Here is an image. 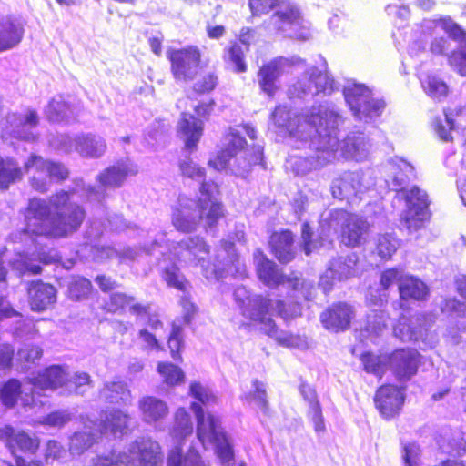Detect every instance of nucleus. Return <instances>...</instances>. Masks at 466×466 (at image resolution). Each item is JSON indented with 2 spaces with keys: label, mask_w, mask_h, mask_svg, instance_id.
Returning <instances> with one entry per match:
<instances>
[{
  "label": "nucleus",
  "mask_w": 466,
  "mask_h": 466,
  "mask_svg": "<svg viewBox=\"0 0 466 466\" xmlns=\"http://www.w3.org/2000/svg\"><path fill=\"white\" fill-rule=\"evenodd\" d=\"M76 191H61L52 196L48 202L34 198L29 201L25 214L26 228L18 234H12L14 243L25 242L26 250L19 251L16 258L10 262L12 268L20 274H38L41 267L34 261L45 264L56 261V250L46 251L44 245L33 238L37 237H66L76 232L81 226L85 211L73 201Z\"/></svg>",
  "instance_id": "nucleus-1"
},
{
  "label": "nucleus",
  "mask_w": 466,
  "mask_h": 466,
  "mask_svg": "<svg viewBox=\"0 0 466 466\" xmlns=\"http://www.w3.org/2000/svg\"><path fill=\"white\" fill-rule=\"evenodd\" d=\"M341 122L339 110L331 103L312 106L298 115L291 113L286 106H278L271 114L269 128L281 136L289 135L293 147L314 152L307 157H291L289 161L297 175H305L334 159L335 134Z\"/></svg>",
  "instance_id": "nucleus-2"
},
{
  "label": "nucleus",
  "mask_w": 466,
  "mask_h": 466,
  "mask_svg": "<svg viewBox=\"0 0 466 466\" xmlns=\"http://www.w3.org/2000/svg\"><path fill=\"white\" fill-rule=\"evenodd\" d=\"M86 242L81 252L86 249L90 250V257L93 260L103 261L107 258H117L121 262L135 260L143 255L153 253L157 248L159 253L164 257L163 263L166 259H171V256L176 258L179 262L189 266H200L202 274L208 280H219L227 275H232L237 278L243 279L247 276V268L237 255L234 246L231 242L225 241L223 248L217 255L218 259L220 257L227 256V261L221 268L219 265L209 266V262L206 258L209 255V248L203 238L198 237H188L177 242L173 246L172 249L167 246H163L166 234L159 233L152 241L150 248H144L142 252H137V249L127 248L122 251H118L111 247H104L94 244L93 242L102 236L103 231L98 228L97 222H93L87 231L86 232Z\"/></svg>",
  "instance_id": "nucleus-3"
},
{
  "label": "nucleus",
  "mask_w": 466,
  "mask_h": 466,
  "mask_svg": "<svg viewBox=\"0 0 466 466\" xmlns=\"http://www.w3.org/2000/svg\"><path fill=\"white\" fill-rule=\"evenodd\" d=\"M304 69L302 76L289 88L291 96L331 95L338 90V85L327 69L323 61L320 67L307 66L305 60L299 56L290 58L279 56L263 65L258 73L260 89L268 96H273L279 88V77L294 70Z\"/></svg>",
  "instance_id": "nucleus-4"
},
{
  "label": "nucleus",
  "mask_w": 466,
  "mask_h": 466,
  "mask_svg": "<svg viewBox=\"0 0 466 466\" xmlns=\"http://www.w3.org/2000/svg\"><path fill=\"white\" fill-rule=\"evenodd\" d=\"M234 299L242 317L273 338L279 345L300 350L308 349L309 342L305 336L279 330L272 319L275 312L284 319L300 315L301 308L299 303L286 309L281 300L274 301L262 295L252 294L244 286L236 288Z\"/></svg>",
  "instance_id": "nucleus-5"
},
{
  "label": "nucleus",
  "mask_w": 466,
  "mask_h": 466,
  "mask_svg": "<svg viewBox=\"0 0 466 466\" xmlns=\"http://www.w3.org/2000/svg\"><path fill=\"white\" fill-rule=\"evenodd\" d=\"M446 34L460 39L457 50L451 54L448 60L454 70L466 76V34L451 18L424 19L416 24L409 36L408 54L415 59L427 56L429 42L431 54H442L447 48Z\"/></svg>",
  "instance_id": "nucleus-6"
},
{
  "label": "nucleus",
  "mask_w": 466,
  "mask_h": 466,
  "mask_svg": "<svg viewBox=\"0 0 466 466\" xmlns=\"http://www.w3.org/2000/svg\"><path fill=\"white\" fill-rule=\"evenodd\" d=\"M218 194L217 184L206 183L199 188L198 201L180 196L172 211L174 227L179 231L189 232L195 230L202 221L207 230L211 229L224 214L217 198Z\"/></svg>",
  "instance_id": "nucleus-7"
},
{
  "label": "nucleus",
  "mask_w": 466,
  "mask_h": 466,
  "mask_svg": "<svg viewBox=\"0 0 466 466\" xmlns=\"http://www.w3.org/2000/svg\"><path fill=\"white\" fill-rule=\"evenodd\" d=\"M246 140L241 136L238 127H230L223 139V147L214 158L209 159L208 165L217 170H225L237 177L248 175L252 165L259 164L262 160V147L254 146L246 148Z\"/></svg>",
  "instance_id": "nucleus-8"
},
{
  "label": "nucleus",
  "mask_w": 466,
  "mask_h": 466,
  "mask_svg": "<svg viewBox=\"0 0 466 466\" xmlns=\"http://www.w3.org/2000/svg\"><path fill=\"white\" fill-rule=\"evenodd\" d=\"M249 7L253 15L268 13L273 7L277 11L270 17L269 29L284 36L307 40L310 36L309 27L298 7L290 3L279 0H249Z\"/></svg>",
  "instance_id": "nucleus-9"
},
{
  "label": "nucleus",
  "mask_w": 466,
  "mask_h": 466,
  "mask_svg": "<svg viewBox=\"0 0 466 466\" xmlns=\"http://www.w3.org/2000/svg\"><path fill=\"white\" fill-rule=\"evenodd\" d=\"M190 409L197 420V436L205 446L213 444L215 451L223 466H229L234 459L231 441L225 433L218 417L204 412L203 407L198 402H192Z\"/></svg>",
  "instance_id": "nucleus-10"
},
{
  "label": "nucleus",
  "mask_w": 466,
  "mask_h": 466,
  "mask_svg": "<svg viewBox=\"0 0 466 466\" xmlns=\"http://www.w3.org/2000/svg\"><path fill=\"white\" fill-rule=\"evenodd\" d=\"M369 224L361 217L343 209L333 210L320 221V236L330 242V238L340 231L341 242L349 247L361 244Z\"/></svg>",
  "instance_id": "nucleus-11"
},
{
  "label": "nucleus",
  "mask_w": 466,
  "mask_h": 466,
  "mask_svg": "<svg viewBox=\"0 0 466 466\" xmlns=\"http://www.w3.org/2000/svg\"><path fill=\"white\" fill-rule=\"evenodd\" d=\"M160 446L150 438H139L130 444L128 452H111L97 456L92 466H161Z\"/></svg>",
  "instance_id": "nucleus-12"
},
{
  "label": "nucleus",
  "mask_w": 466,
  "mask_h": 466,
  "mask_svg": "<svg viewBox=\"0 0 466 466\" xmlns=\"http://www.w3.org/2000/svg\"><path fill=\"white\" fill-rule=\"evenodd\" d=\"M343 95L354 117L365 123L380 117L386 106L382 99L374 97L368 86L355 81L347 82L343 87Z\"/></svg>",
  "instance_id": "nucleus-13"
},
{
  "label": "nucleus",
  "mask_w": 466,
  "mask_h": 466,
  "mask_svg": "<svg viewBox=\"0 0 466 466\" xmlns=\"http://www.w3.org/2000/svg\"><path fill=\"white\" fill-rule=\"evenodd\" d=\"M254 265L259 280L269 288L287 284L291 288L296 298L303 297L306 300L312 299L313 285L297 276L289 278L283 275L277 265L269 260L261 250L257 249L253 254Z\"/></svg>",
  "instance_id": "nucleus-14"
},
{
  "label": "nucleus",
  "mask_w": 466,
  "mask_h": 466,
  "mask_svg": "<svg viewBox=\"0 0 466 466\" xmlns=\"http://www.w3.org/2000/svg\"><path fill=\"white\" fill-rule=\"evenodd\" d=\"M396 198L405 202V208L400 214L402 226L409 233L421 230L430 204L427 192L417 186H412L398 190Z\"/></svg>",
  "instance_id": "nucleus-15"
},
{
  "label": "nucleus",
  "mask_w": 466,
  "mask_h": 466,
  "mask_svg": "<svg viewBox=\"0 0 466 466\" xmlns=\"http://www.w3.org/2000/svg\"><path fill=\"white\" fill-rule=\"evenodd\" d=\"M25 171L29 176L31 186L39 192L47 191L53 181L63 180L68 175L63 165L36 155L30 156L25 163Z\"/></svg>",
  "instance_id": "nucleus-16"
},
{
  "label": "nucleus",
  "mask_w": 466,
  "mask_h": 466,
  "mask_svg": "<svg viewBox=\"0 0 466 466\" xmlns=\"http://www.w3.org/2000/svg\"><path fill=\"white\" fill-rule=\"evenodd\" d=\"M91 378L86 372H76L70 376L69 372L62 366L54 365L39 373V378L35 382V387L46 390H56L65 386L68 390L74 389L79 391L83 386L90 385Z\"/></svg>",
  "instance_id": "nucleus-17"
},
{
  "label": "nucleus",
  "mask_w": 466,
  "mask_h": 466,
  "mask_svg": "<svg viewBox=\"0 0 466 466\" xmlns=\"http://www.w3.org/2000/svg\"><path fill=\"white\" fill-rule=\"evenodd\" d=\"M52 146L66 153L77 152L86 158H98L106 150V144L103 137L92 134L76 135L70 137L62 135L54 141Z\"/></svg>",
  "instance_id": "nucleus-18"
},
{
  "label": "nucleus",
  "mask_w": 466,
  "mask_h": 466,
  "mask_svg": "<svg viewBox=\"0 0 466 466\" xmlns=\"http://www.w3.org/2000/svg\"><path fill=\"white\" fill-rule=\"evenodd\" d=\"M200 52L195 46L167 51L171 72L178 82L192 81L199 71Z\"/></svg>",
  "instance_id": "nucleus-19"
},
{
  "label": "nucleus",
  "mask_w": 466,
  "mask_h": 466,
  "mask_svg": "<svg viewBox=\"0 0 466 466\" xmlns=\"http://www.w3.org/2000/svg\"><path fill=\"white\" fill-rule=\"evenodd\" d=\"M39 378L34 377L29 379L27 382L21 384L16 380H10L5 383L0 390V400L3 405L12 408L20 399L23 406H31L36 404V395L39 391L46 390L35 386V382Z\"/></svg>",
  "instance_id": "nucleus-20"
},
{
  "label": "nucleus",
  "mask_w": 466,
  "mask_h": 466,
  "mask_svg": "<svg viewBox=\"0 0 466 466\" xmlns=\"http://www.w3.org/2000/svg\"><path fill=\"white\" fill-rule=\"evenodd\" d=\"M341 118L342 122L338 126L335 134L337 145L335 147L336 157H334V160L337 159L339 156L344 158L352 159L355 161H363L367 159L370 155L371 145L370 139L364 133L360 131H350L342 142H339V127L344 122L342 116ZM332 161L333 159L330 162Z\"/></svg>",
  "instance_id": "nucleus-21"
},
{
  "label": "nucleus",
  "mask_w": 466,
  "mask_h": 466,
  "mask_svg": "<svg viewBox=\"0 0 466 466\" xmlns=\"http://www.w3.org/2000/svg\"><path fill=\"white\" fill-rule=\"evenodd\" d=\"M367 177H370L369 171L344 172L333 181L332 195L339 199H350L358 197L373 184L371 181H368Z\"/></svg>",
  "instance_id": "nucleus-22"
},
{
  "label": "nucleus",
  "mask_w": 466,
  "mask_h": 466,
  "mask_svg": "<svg viewBox=\"0 0 466 466\" xmlns=\"http://www.w3.org/2000/svg\"><path fill=\"white\" fill-rule=\"evenodd\" d=\"M431 322H433L432 319L427 320L424 316L417 315L411 319H408L403 315L394 327L393 333L394 336L401 341L421 340L425 344V347H432V343L426 342L428 327Z\"/></svg>",
  "instance_id": "nucleus-23"
},
{
  "label": "nucleus",
  "mask_w": 466,
  "mask_h": 466,
  "mask_svg": "<svg viewBox=\"0 0 466 466\" xmlns=\"http://www.w3.org/2000/svg\"><path fill=\"white\" fill-rule=\"evenodd\" d=\"M420 358L415 350L400 349L388 356V364L398 380H408L416 374Z\"/></svg>",
  "instance_id": "nucleus-24"
},
{
  "label": "nucleus",
  "mask_w": 466,
  "mask_h": 466,
  "mask_svg": "<svg viewBox=\"0 0 466 466\" xmlns=\"http://www.w3.org/2000/svg\"><path fill=\"white\" fill-rule=\"evenodd\" d=\"M37 123L38 116L34 110H28L24 116L15 114L9 115L2 130V138L7 140L10 137L31 140L34 138L31 128L35 127Z\"/></svg>",
  "instance_id": "nucleus-25"
},
{
  "label": "nucleus",
  "mask_w": 466,
  "mask_h": 466,
  "mask_svg": "<svg viewBox=\"0 0 466 466\" xmlns=\"http://www.w3.org/2000/svg\"><path fill=\"white\" fill-rule=\"evenodd\" d=\"M404 399V388L390 384L381 386L377 390L374 401L380 414L386 419H390L399 414Z\"/></svg>",
  "instance_id": "nucleus-26"
},
{
  "label": "nucleus",
  "mask_w": 466,
  "mask_h": 466,
  "mask_svg": "<svg viewBox=\"0 0 466 466\" xmlns=\"http://www.w3.org/2000/svg\"><path fill=\"white\" fill-rule=\"evenodd\" d=\"M0 440L6 443V447L15 460L21 458L18 451L34 454L39 448V440L31 437L23 431H18L11 426L0 428Z\"/></svg>",
  "instance_id": "nucleus-27"
},
{
  "label": "nucleus",
  "mask_w": 466,
  "mask_h": 466,
  "mask_svg": "<svg viewBox=\"0 0 466 466\" xmlns=\"http://www.w3.org/2000/svg\"><path fill=\"white\" fill-rule=\"evenodd\" d=\"M357 256L352 253L346 258L331 261L326 272L320 277L319 285L325 293L329 292L335 279L343 280L356 273Z\"/></svg>",
  "instance_id": "nucleus-28"
},
{
  "label": "nucleus",
  "mask_w": 466,
  "mask_h": 466,
  "mask_svg": "<svg viewBox=\"0 0 466 466\" xmlns=\"http://www.w3.org/2000/svg\"><path fill=\"white\" fill-rule=\"evenodd\" d=\"M138 169L130 159L118 161L98 175L99 189L121 187L126 179L137 175Z\"/></svg>",
  "instance_id": "nucleus-29"
},
{
  "label": "nucleus",
  "mask_w": 466,
  "mask_h": 466,
  "mask_svg": "<svg viewBox=\"0 0 466 466\" xmlns=\"http://www.w3.org/2000/svg\"><path fill=\"white\" fill-rule=\"evenodd\" d=\"M354 316L352 308L346 303H338L320 315V320L325 329L339 332L349 328Z\"/></svg>",
  "instance_id": "nucleus-30"
},
{
  "label": "nucleus",
  "mask_w": 466,
  "mask_h": 466,
  "mask_svg": "<svg viewBox=\"0 0 466 466\" xmlns=\"http://www.w3.org/2000/svg\"><path fill=\"white\" fill-rule=\"evenodd\" d=\"M466 123V107L459 106L445 112V124L437 120L434 125L435 131L443 141L452 139L451 132L462 127ZM463 147L466 149V126L462 128Z\"/></svg>",
  "instance_id": "nucleus-31"
},
{
  "label": "nucleus",
  "mask_w": 466,
  "mask_h": 466,
  "mask_svg": "<svg viewBox=\"0 0 466 466\" xmlns=\"http://www.w3.org/2000/svg\"><path fill=\"white\" fill-rule=\"evenodd\" d=\"M130 415L122 410L113 409L106 411L101 418V422L96 424V429L101 431L99 434L110 433L115 437H121L129 431Z\"/></svg>",
  "instance_id": "nucleus-32"
},
{
  "label": "nucleus",
  "mask_w": 466,
  "mask_h": 466,
  "mask_svg": "<svg viewBox=\"0 0 466 466\" xmlns=\"http://www.w3.org/2000/svg\"><path fill=\"white\" fill-rule=\"evenodd\" d=\"M203 121L189 113H182L177 125L180 138L187 150H193L203 134Z\"/></svg>",
  "instance_id": "nucleus-33"
},
{
  "label": "nucleus",
  "mask_w": 466,
  "mask_h": 466,
  "mask_svg": "<svg viewBox=\"0 0 466 466\" xmlns=\"http://www.w3.org/2000/svg\"><path fill=\"white\" fill-rule=\"evenodd\" d=\"M28 296L31 309L35 311L46 310L56 301V289L41 281L31 283Z\"/></svg>",
  "instance_id": "nucleus-34"
},
{
  "label": "nucleus",
  "mask_w": 466,
  "mask_h": 466,
  "mask_svg": "<svg viewBox=\"0 0 466 466\" xmlns=\"http://www.w3.org/2000/svg\"><path fill=\"white\" fill-rule=\"evenodd\" d=\"M387 168L390 172V182L388 179L386 182L389 187H391L392 190L398 193V190L405 188L404 186L407 182L414 177L413 167L402 158H392L387 164Z\"/></svg>",
  "instance_id": "nucleus-35"
},
{
  "label": "nucleus",
  "mask_w": 466,
  "mask_h": 466,
  "mask_svg": "<svg viewBox=\"0 0 466 466\" xmlns=\"http://www.w3.org/2000/svg\"><path fill=\"white\" fill-rule=\"evenodd\" d=\"M100 399L109 402L128 406L132 403V395L127 385L116 378L107 381L100 390Z\"/></svg>",
  "instance_id": "nucleus-36"
},
{
  "label": "nucleus",
  "mask_w": 466,
  "mask_h": 466,
  "mask_svg": "<svg viewBox=\"0 0 466 466\" xmlns=\"http://www.w3.org/2000/svg\"><path fill=\"white\" fill-rule=\"evenodd\" d=\"M93 421L85 422L84 430L76 431L70 439L69 450L73 455H79L89 449L100 436Z\"/></svg>",
  "instance_id": "nucleus-37"
},
{
  "label": "nucleus",
  "mask_w": 466,
  "mask_h": 466,
  "mask_svg": "<svg viewBox=\"0 0 466 466\" xmlns=\"http://www.w3.org/2000/svg\"><path fill=\"white\" fill-rule=\"evenodd\" d=\"M142 419L147 423H155L167 416L168 407L165 401L153 396H144L138 401Z\"/></svg>",
  "instance_id": "nucleus-38"
},
{
  "label": "nucleus",
  "mask_w": 466,
  "mask_h": 466,
  "mask_svg": "<svg viewBox=\"0 0 466 466\" xmlns=\"http://www.w3.org/2000/svg\"><path fill=\"white\" fill-rule=\"evenodd\" d=\"M269 245L272 253L283 263L289 262L294 258L293 236L290 231L284 230L271 235Z\"/></svg>",
  "instance_id": "nucleus-39"
},
{
  "label": "nucleus",
  "mask_w": 466,
  "mask_h": 466,
  "mask_svg": "<svg viewBox=\"0 0 466 466\" xmlns=\"http://www.w3.org/2000/svg\"><path fill=\"white\" fill-rule=\"evenodd\" d=\"M251 38V30L249 28H242L239 35V43H233L228 48L227 58L231 62L237 72H245L247 66L244 61V52L249 48Z\"/></svg>",
  "instance_id": "nucleus-40"
},
{
  "label": "nucleus",
  "mask_w": 466,
  "mask_h": 466,
  "mask_svg": "<svg viewBox=\"0 0 466 466\" xmlns=\"http://www.w3.org/2000/svg\"><path fill=\"white\" fill-rule=\"evenodd\" d=\"M405 274L401 269L398 268H390L385 270L381 273L380 276V289L378 290V296H374L371 292L367 296V300L369 303L374 306H382L384 301L387 300V290L398 283L400 285L401 279H403Z\"/></svg>",
  "instance_id": "nucleus-41"
},
{
  "label": "nucleus",
  "mask_w": 466,
  "mask_h": 466,
  "mask_svg": "<svg viewBox=\"0 0 466 466\" xmlns=\"http://www.w3.org/2000/svg\"><path fill=\"white\" fill-rule=\"evenodd\" d=\"M105 308L110 312H116L128 308L132 314L137 316L147 314V306L137 303L134 297L127 296L121 292H115L111 294L109 300L105 305Z\"/></svg>",
  "instance_id": "nucleus-42"
},
{
  "label": "nucleus",
  "mask_w": 466,
  "mask_h": 466,
  "mask_svg": "<svg viewBox=\"0 0 466 466\" xmlns=\"http://www.w3.org/2000/svg\"><path fill=\"white\" fill-rule=\"evenodd\" d=\"M455 285L457 292L464 301H460L456 298L446 299L441 304V309L451 316L466 318V275L457 277Z\"/></svg>",
  "instance_id": "nucleus-43"
},
{
  "label": "nucleus",
  "mask_w": 466,
  "mask_h": 466,
  "mask_svg": "<svg viewBox=\"0 0 466 466\" xmlns=\"http://www.w3.org/2000/svg\"><path fill=\"white\" fill-rule=\"evenodd\" d=\"M24 28L15 20L5 19L0 22V51L15 46L22 40Z\"/></svg>",
  "instance_id": "nucleus-44"
},
{
  "label": "nucleus",
  "mask_w": 466,
  "mask_h": 466,
  "mask_svg": "<svg viewBox=\"0 0 466 466\" xmlns=\"http://www.w3.org/2000/svg\"><path fill=\"white\" fill-rule=\"evenodd\" d=\"M45 115L52 122L70 121L76 117V108L70 106L63 96H59L49 102L45 108Z\"/></svg>",
  "instance_id": "nucleus-45"
},
{
  "label": "nucleus",
  "mask_w": 466,
  "mask_h": 466,
  "mask_svg": "<svg viewBox=\"0 0 466 466\" xmlns=\"http://www.w3.org/2000/svg\"><path fill=\"white\" fill-rule=\"evenodd\" d=\"M399 291L402 299L423 300L428 296L429 289L420 279L405 275L400 283Z\"/></svg>",
  "instance_id": "nucleus-46"
},
{
  "label": "nucleus",
  "mask_w": 466,
  "mask_h": 466,
  "mask_svg": "<svg viewBox=\"0 0 466 466\" xmlns=\"http://www.w3.org/2000/svg\"><path fill=\"white\" fill-rule=\"evenodd\" d=\"M387 316L382 310H372L367 317V324L360 330V337L363 339L375 343L376 339L382 334L387 328Z\"/></svg>",
  "instance_id": "nucleus-47"
},
{
  "label": "nucleus",
  "mask_w": 466,
  "mask_h": 466,
  "mask_svg": "<svg viewBox=\"0 0 466 466\" xmlns=\"http://www.w3.org/2000/svg\"><path fill=\"white\" fill-rule=\"evenodd\" d=\"M23 177V170L18 163L10 157H0V188L7 189L9 186Z\"/></svg>",
  "instance_id": "nucleus-48"
},
{
  "label": "nucleus",
  "mask_w": 466,
  "mask_h": 466,
  "mask_svg": "<svg viewBox=\"0 0 466 466\" xmlns=\"http://www.w3.org/2000/svg\"><path fill=\"white\" fill-rule=\"evenodd\" d=\"M421 86L428 96L441 100L448 94V86L443 80L435 75H420Z\"/></svg>",
  "instance_id": "nucleus-49"
},
{
  "label": "nucleus",
  "mask_w": 466,
  "mask_h": 466,
  "mask_svg": "<svg viewBox=\"0 0 466 466\" xmlns=\"http://www.w3.org/2000/svg\"><path fill=\"white\" fill-rule=\"evenodd\" d=\"M162 279L168 287L174 288L182 293H187L190 288L185 276L180 273L179 268L174 264L163 266Z\"/></svg>",
  "instance_id": "nucleus-50"
},
{
  "label": "nucleus",
  "mask_w": 466,
  "mask_h": 466,
  "mask_svg": "<svg viewBox=\"0 0 466 466\" xmlns=\"http://www.w3.org/2000/svg\"><path fill=\"white\" fill-rule=\"evenodd\" d=\"M157 370L163 381L168 386H176L184 382V371L173 363L167 361L159 362Z\"/></svg>",
  "instance_id": "nucleus-51"
},
{
  "label": "nucleus",
  "mask_w": 466,
  "mask_h": 466,
  "mask_svg": "<svg viewBox=\"0 0 466 466\" xmlns=\"http://www.w3.org/2000/svg\"><path fill=\"white\" fill-rule=\"evenodd\" d=\"M242 399L248 403L254 404L255 407L264 414L268 412L267 393L263 382L258 380H253L252 390L248 393H245Z\"/></svg>",
  "instance_id": "nucleus-52"
},
{
  "label": "nucleus",
  "mask_w": 466,
  "mask_h": 466,
  "mask_svg": "<svg viewBox=\"0 0 466 466\" xmlns=\"http://www.w3.org/2000/svg\"><path fill=\"white\" fill-rule=\"evenodd\" d=\"M366 372L381 377L388 367V356H377L371 353H364L360 357Z\"/></svg>",
  "instance_id": "nucleus-53"
},
{
  "label": "nucleus",
  "mask_w": 466,
  "mask_h": 466,
  "mask_svg": "<svg viewBox=\"0 0 466 466\" xmlns=\"http://www.w3.org/2000/svg\"><path fill=\"white\" fill-rule=\"evenodd\" d=\"M189 394L203 407L209 408L218 403V397L213 391L199 382H192L189 387Z\"/></svg>",
  "instance_id": "nucleus-54"
},
{
  "label": "nucleus",
  "mask_w": 466,
  "mask_h": 466,
  "mask_svg": "<svg viewBox=\"0 0 466 466\" xmlns=\"http://www.w3.org/2000/svg\"><path fill=\"white\" fill-rule=\"evenodd\" d=\"M179 168L184 177L196 181L200 185V187L203 184L214 183L213 181L205 180V169L190 158L182 160Z\"/></svg>",
  "instance_id": "nucleus-55"
},
{
  "label": "nucleus",
  "mask_w": 466,
  "mask_h": 466,
  "mask_svg": "<svg viewBox=\"0 0 466 466\" xmlns=\"http://www.w3.org/2000/svg\"><path fill=\"white\" fill-rule=\"evenodd\" d=\"M400 246L399 239L393 234L380 235L377 239L378 255L384 259L391 258Z\"/></svg>",
  "instance_id": "nucleus-56"
},
{
  "label": "nucleus",
  "mask_w": 466,
  "mask_h": 466,
  "mask_svg": "<svg viewBox=\"0 0 466 466\" xmlns=\"http://www.w3.org/2000/svg\"><path fill=\"white\" fill-rule=\"evenodd\" d=\"M92 289L91 282L82 277H73L68 283V294L72 299H86Z\"/></svg>",
  "instance_id": "nucleus-57"
},
{
  "label": "nucleus",
  "mask_w": 466,
  "mask_h": 466,
  "mask_svg": "<svg viewBox=\"0 0 466 466\" xmlns=\"http://www.w3.org/2000/svg\"><path fill=\"white\" fill-rule=\"evenodd\" d=\"M403 466H423L421 461V450L414 442L406 443L402 448Z\"/></svg>",
  "instance_id": "nucleus-58"
},
{
  "label": "nucleus",
  "mask_w": 466,
  "mask_h": 466,
  "mask_svg": "<svg viewBox=\"0 0 466 466\" xmlns=\"http://www.w3.org/2000/svg\"><path fill=\"white\" fill-rule=\"evenodd\" d=\"M441 448L447 453L461 456L466 451V440L462 432L457 431L453 432L452 439L449 440L447 447L441 445Z\"/></svg>",
  "instance_id": "nucleus-59"
},
{
  "label": "nucleus",
  "mask_w": 466,
  "mask_h": 466,
  "mask_svg": "<svg viewBox=\"0 0 466 466\" xmlns=\"http://www.w3.org/2000/svg\"><path fill=\"white\" fill-rule=\"evenodd\" d=\"M167 345L170 350L171 357L174 360L179 359V351L183 345L182 329L179 326L173 324Z\"/></svg>",
  "instance_id": "nucleus-60"
},
{
  "label": "nucleus",
  "mask_w": 466,
  "mask_h": 466,
  "mask_svg": "<svg viewBox=\"0 0 466 466\" xmlns=\"http://www.w3.org/2000/svg\"><path fill=\"white\" fill-rule=\"evenodd\" d=\"M218 84V77L215 74L209 72L204 75L194 85V90L198 93H206L213 90Z\"/></svg>",
  "instance_id": "nucleus-61"
},
{
  "label": "nucleus",
  "mask_w": 466,
  "mask_h": 466,
  "mask_svg": "<svg viewBox=\"0 0 466 466\" xmlns=\"http://www.w3.org/2000/svg\"><path fill=\"white\" fill-rule=\"evenodd\" d=\"M71 420L70 414L66 410H59L47 415L43 424L52 427H61Z\"/></svg>",
  "instance_id": "nucleus-62"
},
{
  "label": "nucleus",
  "mask_w": 466,
  "mask_h": 466,
  "mask_svg": "<svg viewBox=\"0 0 466 466\" xmlns=\"http://www.w3.org/2000/svg\"><path fill=\"white\" fill-rule=\"evenodd\" d=\"M139 339L143 347L147 350H162V347L156 338V335L148 332L146 329L139 331Z\"/></svg>",
  "instance_id": "nucleus-63"
},
{
  "label": "nucleus",
  "mask_w": 466,
  "mask_h": 466,
  "mask_svg": "<svg viewBox=\"0 0 466 466\" xmlns=\"http://www.w3.org/2000/svg\"><path fill=\"white\" fill-rule=\"evenodd\" d=\"M42 356V350L37 346L25 347L18 351V357L21 360L34 363Z\"/></svg>",
  "instance_id": "nucleus-64"
}]
</instances>
